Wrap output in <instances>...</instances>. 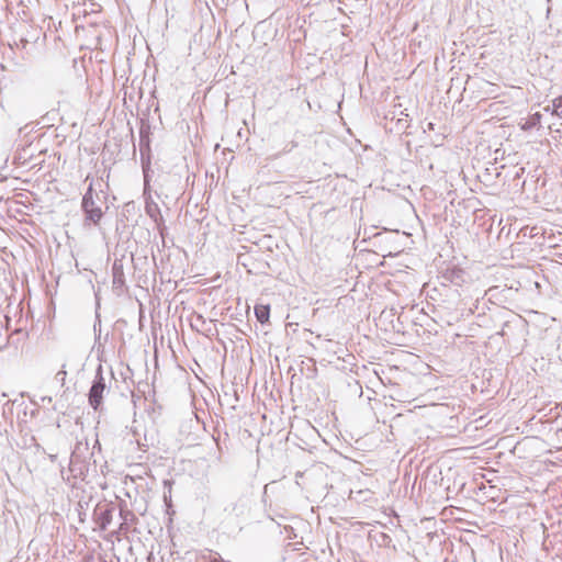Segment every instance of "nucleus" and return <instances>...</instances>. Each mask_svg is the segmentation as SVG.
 <instances>
[{
  "mask_svg": "<svg viewBox=\"0 0 562 562\" xmlns=\"http://www.w3.org/2000/svg\"><path fill=\"white\" fill-rule=\"evenodd\" d=\"M88 189L86 193L82 196L81 201V210L85 214L83 223L85 225H99L102 217H103V211L101 207V204H104L106 201V193L99 189V191L94 190V180L90 176L86 177V181H89ZM101 182L98 181L99 188H101Z\"/></svg>",
  "mask_w": 562,
  "mask_h": 562,
  "instance_id": "f257e3e1",
  "label": "nucleus"
},
{
  "mask_svg": "<svg viewBox=\"0 0 562 562\" xmlns=\"http://www.w3.org/2000/svg\"><path fill=\"white\" fill-rule=\"evenodd\" d=\"M105 392H108V386L103 376V368L99 364L88 394L89 404L94 411L98 412L103 409V397Z\"/></svg>",
  "mask_w": 562,
  "mask_h": 562,
  "instance_id": "f03ea898",
  "label": "nucleus"
},
{
  "mask_svg": "<svg viewBox=\"0 0 562 562\" xmlns=\"http://www.w3.org/2000/svg\"><path fill=\"white\" fill-rule=\"evenodd\" d=\"M139 156H140V165L144 173V183L145 187L149 183V172H150V147H149V138L148 136H143L140 134L139 139Z\"/></svg>",
  "mask_w": 562,
  "mask_h": 562,
  "instance_id": "7ed1b4c3",
  "label": "nucleus"
},
{
  "mask_svg": "<svg viewBox=\"0 0 562 562\" xmlns=\"http://www.w3.org/2000/svg\"><path fill=\"white\" fill-rule=\"evenodd\" d=\"M80 446H81V443L77 445L76 449L74 450V452L70 456V461H69V471L71 472V474L75 477L83 476L88 470L87 462L83 459H81V457L79 454Z\"/></svg>",
  "mask_w": 562,
  "mask_h": 562,
  "instance_id": "20e7f679",
  "label": "nucleus"
},
{
  "mask_svg": "<svg viewBox=\"0 0 562 562\" xmlns=\"http://www.w3.org/2000/svg\"><path fill=\"white\" fill-rule=\"evenodd\" d=\"M146 214L157 224L159 231H161V225L164 224V218L160 213V209L155 202H146L145 205ZM162 234V232H160Z\"/></svg>",
  "mask_w": 562,
  "mask_h": 562,
  "instance_id": "39448f33",
  "label": "nucleus"
},
{
  "mask_svg": "<svg viewBox=\"0 0 562 562\" xmlns=\"http://www.w3.org/2000/svg\"><path fill=\"white\" fill-rule=\"evenodd\" d=\"M463 274H464L463 270L453 268V269L446 270L442 273L441 278H442L443 282H451L456 285H460L464 281Z\"/></svg>",
  "mask_w": 562,
  "mask_h": 562,
  "instance_id": "423d86ee",
  "label": "nucleus"
},
{
  "mask_svg": "<svg viewBox=\"0 0 562 562\" xmlns=\"http://www.w3.org/2000/svg\"><path fill=\"white\" fill-rule=\"evenodd\" d=\"M255 315L257 321L261 324H265L269 321L270 316V307L269 305H257L255 306Z\"/></svg>",
  "mask_w": 562,
  "mask_h": 562,
  "instance_id": "0eeeda50",
  "label": "nucleus"
},
{
  "mask_svg": "<svg viewBox=\"0 0 562 562\" xmlns=\"http://www.w3.org/2000/svg\"><path fill=\"white\" fill-rule=\"evenodd\" d=\"M113 508H106L100 512L98 521L101 529L105 530L112 521Z\"/></svg>",
  "mask_w": 562,
  "mask_h": 562,
  "instance_id": "6e6552de",
  "label": "nucleus"
},
{
  "mask_svg": "<svg viewBox=\"0 0 562 562\" xmlns=\"http://www.w3.org/2000/svg\"><path fill=\"white\" fill-rule=\"evenodd\" d=\"M120 516L122 518V524L120 526V529L123 530L124 527L128 524H134L137 521V518L135 516V514L132 512V510H128V509H121L120 510Z\"/></svg>",
  "mask_w": 562,
  "mask_h": 562,
  "instance_id": "1a4fd4ad",
  "label": "nucleus"
},
{
  "mask_svg": "<svg viewBox=\"0 0 562 562\" xmlns=\"http://www.w3.org/2000/svg\"><path fill=\"white\" fill-rule=\"evenodd\" d=\"M8 412H12V402L11 401H7L5 404L3 405L2 409L0 411V435L3 432V431H7V428L3 427V424L7 423V413Z\"/></svg>",
  "mask_w": 562,
  "mask_h": 562,
  "instance_id": "9d476101",
  "label": "nucleus"
},
{
  "mask_svg": "<svg viewBox=\"0 0 562 562\" xmlns=\"http://www.w3.org/2000/svg\"><path fill=\"white\" fill-rule=\"evenodd\" d=\"M553 112L557 116L562 119V95L553 100Z\"/></svg>",
  "mask_w": 562,
  "mask_h": 562,
  "instance_id": "9b49d317",
  "label": "nucleus"
},
{
  "mask_svg": "<svg viewBox=\"0 0 562 562\" xmlns=\"http://www.w3.org/2000/svg\"><path fill=\"white\" fill-rule=\"evenodd\" d=\"M65 364H63V368L61 370H59L57 373H56V380L60 381L64 383L65 379H66V375H67V372L65 371Z\"/></svg>",
  "mask_w": 562,
  "mask_h": 562,
  "instance_id": "f8f14e48",
  "label": "nucleus"
},
{
  "mask_svg": "<svg viewBox=\"0 0 562 562\" xmlns=\"http://www.w3.org/2000/svg\"><path fill=\"white\" fill-rule=\"evenodd\" d=\"M427 128H428V131H435V123L429 122L427 124Z\"/></svg>",
  "mask_w": 562,
  "mask_h": 562,
  "instance_id": "ddd939ff",
  "label": "nucleus"
},
{
  "mask_svg": "<svg viewBox=\"0 0 562 562\" xmlns=\"http://www.w3.org/2000/svg\"><path fill=\"white\" fill-rule=\"evenodd\" d=\"M540 117H541V115H540L539 113H536V114H535V121H539V120H540Z\"/></svg>",
  "mask_w": 562,
  "mask_h": 562,
  "instance_id": "4468645a",
  "label": "nucleus"
},
{
  "mask_svg": "<svg viewBox=\"0 0 562 562\" xmlns=\"http://www.w3.org/2000/svg\"><path fill=\"white\" fill-rule=\"evenodd\" d=\"M214 440L216 441V445H217V449H218V451H221V449H222V448H221V446H220V443H218V439L214 438Z\"/></svg>",
  "mask_w": 562,
  "mask_h": 562,
  "instance_id": "2eb2a0df",
  "label": "nucleus"
},
{
  "mask_svg": "<svg viewBox=\"0 0 562 562\" xmlns=\"http://www.w3.org/2000/svg\"><path fill=\"white\" fill-rule=\"evenodd\" d=\"M92 7H94V3H91V7H89V10L94 11V8H92Z\"/></svg>",
  "mask_w": 562,
  "mask_h": 562,
  "instance_id": "dca6fc26",
  "label": "nucleus"
},
{
  "mask_svg": "<svg viewBox=\"0 0 562 562\" xmlns=\"http://www.w3.org/2000/svg\"><path fill=\"white\" fill-rule=\"evenodd\" d=\"M92 7H94V3H91V7H89V10L94 11V8H92Z\"/></svg>",
  "mask_w": 562,
  "mask_h": 562,
  "instance_id": "f3484780",
  "label": "nucleus"
},
{
  "mask_svg": "<svg viewBox=\"0 0 562 562\" xmlns=\"http://www.w3.org/2000/svg\"><path fill=\"white\" fill-rule=\"evenodd\" d=\"M92 7H94V3H91V7H89V10L94 11V8H92Z\"/></svg>",
  "mask_w": 562,
  "mask_h": 562,
  "instance_id": "a211bd4d",
  "label": "nucleus"
},
{
  "mask_svg": "<svg viewBox=\"0 0 562 562\" xmlns=\"http://www.w3.org/2000/svg\"><path fill=\"white\" fill-rule=\"evenodd\" d=\"M0 397H7V394L5 393H0Z\"/></svg>",
  "mask_w": 562,
  "mask_h": 562,
  "instance_id": "6ab92c4d",
  "label": "nucleus"
},
{
  "mask_svg": "<svg viewBox=\"0 0 562 562\" xmlns=\"http://www.w3.org/2000/svg\"><path fill=\"white\" fill-rule=\"evenodd\" d=\"M116 269H117L116 263H114L113 270L116 271Z\"/></svg>",
  "mask_w": 562,
  "mask_h": 562,
  "instance_id": "aec40b11",
  "label": "nucleus"
}]
</instances>
